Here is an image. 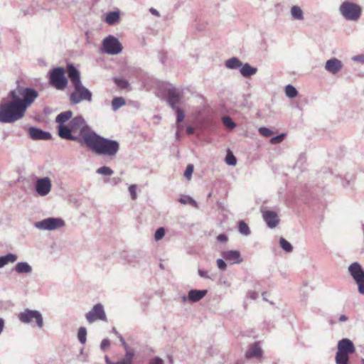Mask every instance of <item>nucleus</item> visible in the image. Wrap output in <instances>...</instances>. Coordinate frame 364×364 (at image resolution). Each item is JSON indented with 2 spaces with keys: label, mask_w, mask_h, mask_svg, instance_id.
Wrapping results in <instances>:
<instances>
[{
  "label": "nucleus",
  "mask_w": 364,
  "mask_h": 364,
  "mask_svg": "<svg viewBox=\"0 0 364 364\" xmlns=\"http://www.w3.org/2000/svg\"><path fill=\"white\" fill-rule=\"evenodd\" d=\"M11 100H3L0 103V122L13 123L22 119L26 109L38 97L34 89L17 87L9 93Z\"/></svg>",
  "instance_id": "nucleus-1"
},
{
  "label": "nucleus",
  "mask_w": 364,
  "mask_h": 364,
  "mask_svg": "<svg viewBox=\"0 0 364 364\" xmlns=\"http://www.w3.org/2000/svg\"><path fill=\"white\" fill-rule=\"evenodd\" d=\"M93 132L82 117H75L70 121L68 127H60L59 136L85 145Z\"/></svg>",
  "instance_id": "nucleus-2"
},
{
  "label": "nucleus",
  "mask_w": 364,
  "mask_h": 364,
  "mask_svg": "<svg viewBox=\"0 0 364 364\" xmlns=\"http://www.w3.org/2000/svg\"><path fill=\"white\" fill-rule=\"evenodd\" d=\"M85 146L97 154L109 157L115 156L119 150L118 141L101 136L95 132Z\"/></svg>",
  "instance_id": "nucleus-3"
},
{
  "label": "nucleus",
  "mask_w": 364,
  "mask_h": 364,
  "mask_svg": "<svg viewBox=\"0 0 364 364\" xmlns=\"http://www.w3.org/2000/svg\"><path fill=\"white\" fill-rule=\"evenodd\" d=\"M67 73L74 87V90L70 95V102L76 105L83 100L91 102L92 93L82 85L79 70L73 65L69 64L67 66Z\"/></svg>",
  "instance_id": "nucleus-4"
},
{
  "label": "nucleus",
  "mask_w": 364,
  "mask_h": 364,
  "mask_svg": "<svg viewBox=\"0 0 364 364\" xmlns=\"http://www.w3.org/2000/svg\"><path fill=\"white\" fill-rule=\"evenodd\" d=\"M355 351V346L350 339L343 338L339 341L335 358L336 364H348L349 355L354 353Z\"/></svg>",
  "instance_id": "nucleus-5"
},
{
  "label": "nucleus",
  "mask_w": 364,
  "mask_h": 364,
  "mask_svg": "<svg viewBox=\"0 0 364 364\" xmlns=\"http://www.w3.org/2000/svg\"><path fill=\"white\" fill-rule=\"evenodd\" d=\"M340 11L346 19L356 21L361 14V7L358 4L345 1L340 6Z\"/></svg>",
  "instance_id": "nucleus-6"
},
{
  "label": "nucleus",
  "mask_w": 364,
  "mask_h": 364,
  "mask_svg": "<svg viewBox=\"0 0 364 364\" xmlns=\"http://www.w3.org/2000/svg\"><path fill=\"white\" fill-rule=\"evenodd\" d=\"M50 83L57 90H63L68 85V80L65 76L63 68H54L50 73Z\"/></svg>",
  "instance_id": "nucleus-7"
},
{
  "label": "nucleus",
  "mask_w": 364,
  "mask_h": 364,
  "mask_svg": "<svg viewBox=\"0 0 364 364\" xmlns=\"http://www.w3.org/2000/svg\"><path fill=\"white\" fill-rule=\"evenodd\" d=\"M18 318L20 321L24 323H29L35 321L38 328H42L43 325L41 314L36 310L26 309L18 315Z\"/></svg>",
  "instance_id": "nucleus-8"
},
{
  "label": "nucleus",
  "mask_w": 364,
  "mask_h": 364,
  "mask_svg": "<svg viewBox=\"0 0 364 364\" xmlns=\"http://www.w3.org/2000/svg\"><path fill=\"white\" fill-rule=\"evenodd\" d=\"M348 272L358 284V291L364 294V271L358 262H353L348 267Z\"/></svg>",
  "instance_id": "nucleus-9"
},
{
  "label": "nucleus",
  "mask_w": 364,
  "mask_h": 364,
  "mask_svg": "<svg viewBox=\"0 0 364 364\" xmlns=\"http://www.w3.org/2000/svg\"><path fill=\"white\" fill-rule=\"evenodd\" d=\"M104 50L106 53L116 55L122 50V46L117 38L112 36L105 38L102 43Z\"/></svg>",
  "instance_id": "nucleus-10"
},
{
  "label": "nucleus",
  "mask_w": 364,
  "mask_h": 364,
  "mask_svg": "<svg viewBox=\"0 0 364 364\" xmlns=\"http://www.w3.org/2000/svg\"><path fill=\"white\" fill-rule=\"evenodd\" d=\"M86 318L89 323H92L96 320L106 321V314L102 305L100 304L95 305L92 309L86 314Z\"/></svg>",
  "instance_id": "nucleus-11"
},
{
  "label": "nucleus",
  "mask_w": 364,
  "mask_h": 364,
  "mask_svg": "<svg viewBox=\"0 0 364 364\" xmlns=\"http://www.w3.org/2000/svg\"><path fill=\"white\" fill-rule=\"evenodd\" d=\"M64 225L61 219L48 218L45 219L36 224V227L44 230H54L62 227Z\"/></svg>",
  "instance_id": "nucleus-12"
},
{
  "label": "nucleus",
  "mask_w": 364,
  "mask_h": 364,
  "mask_svg": "<svg viewBox=\"0 0 364 364\" xmlns=\"http://www.w3.org/2000/svg\"><path fill=\"white\" fill-rule=\"evenodd\" d=\"M51 189V182L50 180L48 178H43L38 179L36 183V192L42 196H46L50 191Z\"/></svg>",
  "instance_id": "nucleus-13"
},
{
  "label": "nucleus",
  "mask_w": 364,
  "mask_h": 364,
  "mask_svg": "<svg viewBox=\"0 0 364 364\" xmlns=\"http://www.w3.org/2000/svg\"><path fill=\"white\" fill-rule=\"evenodd\" d=\"M262 216L269 228H275L279 222L277 213L271 210L263 211Z\"/></svg>",
  "instance_id": "nucleus-14"
},
{
  "label": "nucleus",
  "mask_w": 364,
  "mask_h": 364,
  "mask_svg": "<svg viewBox=\"0 0 364 364\" xmlns=\"http://www.w3.org/2000/svg\"><path fill=\"white\" fill-rule=\"evenodd\" d=\"M181 94L176 88H171L168 90L167 100L172 109H175L176 105L179 103Z\"/></svg>",
  "instance_id": "nucleus-15"
},
{
  "label": "nucleus",
  "mask_w": 364,
  "mask_h": 364,
  "mask_svg": "<svg viewBox=\"0 0 364 364\" xmlns=\"http://www.w3.org/2000/svg\"><path fill=\"white\" fill-rule=\"evenodd\" d=\"M222 255L226 261L231 264L240 263L242 260L240 252L237 250L225 251L223 252Z\"/></svg>",
  "instance_id": "nucleus-16"
},
{
  "label": "nucleus",
  "mask_w": 364,
  "mask_h": 364,
  "mask_svg": "<svg viewBox=\"0 0 364 364\" xmlns=\"http://www.w3.org/2000/svg\"><path fill=\"white\" fill-rule=\"evenodd\" d=\"M341 68V61L335 58L327 60L325 65V69L333 74L337 73Z\"/></svg>",
  "instance_id": "nucleus-17"
},
{
  "label": "nucleus",
  "mask_w": 364,
  "mask_h": 364,
  "mask_svg": "<svg viewBox=\"0 0 364 364\" xmlns=\"http://www.w3.org/2000/svg\"><path fill=\"white\" fill-rule=\"evenodd\" d=\"M29 134L33 139H50V134L43 132L40 129L31 127L29 129Z\"/></svg>",
  "instance_id": "nucleus-18"
},
{
  "label": "nucleus",
  "mask_w": 364,
  "mask_h": 364,
  "mask_svg": "<svg viewBox=\"0 0 364 364\" xmlns=\"http://www.w3.org/2000/svg\"><path fill=\"white\" fill-rule=\"evenodd\" d=\"M73 117V112L71 111H66L60 113L55 118V122L58 124V131L60 129V127H68L65 124L68 120H70Z\"/></svg>",
  "instance_id": "nucleus-19"
},
{
  "label": "nucleus",
  "mask_w": 364,
  "mask_h": 364,
  "mask_svg": "<svg viewBox=\"0 0 364 364\" xmlns=\"http://www.w3.org/2000/svg\"><path fill=\"white\" fill-rule=\"evenodd\" d=\"M207 293V290L192 289L188 292V299L191 302H197L202 299Z\"/></svg>",
  "instance_id": "nucleus-20"
},
{
  "label": "nucleus",
  "mask_w": 364,
  "mask_h": 364,
  "mask_svg": "<svg viewBox=\"0 0 364 364\" xmlns=\"http://www.w3.org/2000/svg\"><path fill=\"white\" fill-rule=\"evenodd\" d=\"M262 355V350L257 343L252 345L245 354L247 358H251L253 357L261 358Z\"/></svg>",
  "instance_id": "nucleus-21"
},
{
  "label": "nucleus",
  "mask_w": 364,
  "mask_h": 364,
  "mask_svg": "<svg viewBox=\"0 0 364 364\" xmlns=\"http://www.w3.org/2000/svg\"><path fill=\"white\" fill-rule=\"evenodd\" d=\"M17 259L16 255L9 253L5 256L0 257V268L3 267L9 263H13Z\"/></svg>",
  "instance_id": "nucleus-22"
},
{
  "label": "nucleus",
  "mask_w": 364,
  "mask_h": 364,
  "mask_svg": "<svg viewBox=\"0 0 364 364\" xmlns=\"http://www.w3.org/2000/svg\"><path fill=\"white\" fill-rule=\"evenodd\" d=\"M257 69L251 67L249 64H245L240 69V73L244 77H250L256 73Z\"/></svg>",
  "instance_id": "nucleus-23"
},
{
  "label": "nucleus",
  "mask_w": 364,
  "mask_h": 364,
  "mask_svg": "<svg viewBox=\"0 0 364 364\" xmlns=\"http://www.w3.org/2000/svg\"><path fill=\"white\" fill-rule=\"evenodd\" d=\"M15 270L19 273H29L31 271V267L26 262H18L15 267Z\"/></svg>",
  "instance_id": "nucleus-24"
},
{
  "label": "nucleus",
  "mask_w": 364,
  "mask_h": 364,
  "mask_svg": "<svg viewBox=\"0 0 364 364\" xmlns=\"http://www.w3.org/2000/svg\"><path fill=\"white\" fill-rule=\"evenodd\" d=\"M119 19V14L116 11L109 12L107 14L105 21L109 25L114 24Z\"/></svg>",
  "instance_id": "nucleus-25"
},
{
  "label": "nucleus",
  "mask_w": 364,
  "mask_h": 364,
  "mask_svg": "<svg viewBox=\"0 0 364 364\" xmlns=\"http://www.w3.org/2000/svg\"><path fill=\"white\" fill-rule=\"evenodd\" d=\"M225 65L228 68L233 69L240 67L242 63L237 58H232L226 61Z\"/></svg>",
  "instance_id": "nucleus-26"
},
{
  "label": "nucleus",
  "mask_w": 364,
  "mask_h": 364,
  "mask_svg": "<svg viewBox=\"0 0 364 364\" xmlns=\"http://www.w3.org/2000/svg\"><path fill=\"white\" fill-rule=\"evenodd\" d=\"M291 13L292 16L299 20L303 19V11L298 6H294L291 7Z\"/></svg>",
  "instance_id": "nucleus-27"
},
{
  "label": "nucleus",
  "mask_w": 364,
  "mask_h": 364,
  "mask_svg": "<svg viewBox=\"0 0 364 364\" xmlns=\"http://www.w3.org/2000/svg\"><path fill=\"white\" fill-rule=\"evenodd\" d=\"M285 93H286V95L290 98H294V97H296L298 95V92H297L296 89L291 85H288L286 86Z\"/></svg>",
  "instance_id": "nucleus-28"
},
{
  "label": "nucleus",
  "mask_w": 364,
  "mask_h": 364,
  "mask_svg": "<svg viewBox=\"0 0 364 364\" xmlns=\"http://www.w3.org/2000/svg\"><path fill=\"white\" fill-rule=\"evenodd\" d=\"M125 105V100L122 97H114L112 101V106L116 110Z\"/></svg>",
  "instance_id": "nucleus-29"
},
{
  "label": "nucleus",
  "mask_w": 364,
  "mask_h": 364,
  "mask_svg": "<svg viewBox=\"0 0 364 364\" xmlns=\"http://www.w3.org/2000/svg\"><path fill=\"white\" fill-rule=\"evenodd\" d=\"M238 229L241 234L248 235L250 233L248 225L242 220L239 222Z\"/></svg>",
  "instance_id": "nucleus-30"
},
{
  "label": "nucleus",
  "mask_w": 364,
  "mask_h": 364,
  "mask_svg": "<svg viewBox=\"0 0 364 364\" xmlns=\"http://www.w3.org/2000/svg\"><path fill=\"white\" fill-rule=\"evenodd\" d=\"M87 331L84 327H80L78 330L77 338L80 342L84 344L86 342Z\"/></svg>",
  "instance_id": "nucleus-31"
},
{
  "label": "nucleus",
  "mask_w": 364,
  "mask_h": 364,
  "mask_svg": "<svg viewBox=\"0 0 364 364\" xmlns=\"http://www.w3.org/2000/svg\"><path fill=\"white\" fill-rule=\"evenodd\" d=\"M114 81L116 83V85L122 89L127 88L129 86L128 81L124 78L115 77L114 79Z\"/></svg>",
  "instance_id": "nucleus-32"
},
{
  "label": "nucleus",
  "mask_w": 364,
  "mask_h": 364,
  "mask_svg": "<svg viewBox=\"0 0 364 364\" xmlns=\"http://www.w3.org/2000/svg\"><path fill=\"white\" fill-rule=\"evenodd\" d=\"M280 246L286 252H289L292 250V246L284 238H281L280 241Z\"/></svg>",
  "instance_id": "nucleus-33"
},
{
  "label": "nucleus",
  "mask_w": 364,
  "mask_h": 364,
  "mask_svg": "<svg viewBox=\"0 0 364 364\" xmlns=\"http://www.w3.org/2000/svg\"><path fill=\"white\" fill-rule=\"evenodd\" d=\"M223 122L227 128L230 129H232L236 127L235 123L229 117H224L223 118Z\"/></svg>",
  "instance_id": "nucleus-34"
},
{
  "label": "nucleus",
  "mask_w": 364,
  "mask_h": 364,
  "mask_svg": "<svg viewBox=\"0 0 364 364\" xmlns=\"http://www.w3.org/2000/svg\"><path fill=\"white\" fill-rule=\"evenodd\" d=\"M176 112V122L178 124L181 123V122L183 121L184 119V112L183 111V109H181V108L178 107H175V109H174Z\"/></svg>",
  "instance_id": "nucleus-35"
},
{
  "label": "nucleus",
  "mask_w": 364,
  "mask_h": 364,
  "mask_svg": "<svg viewBox=\"0 0 364 364\" xmlns=\"http://www.w3.org/2000/svg\"><path fill=\"white\" fill-rule=\"evenodd\" d=\"M97 173L105 176H111L113 173V171L107 166H102L97 170Z\"/></svg>",
  "instance_id": "nucleus-36"
},
{
  "label": "nucleus",
  "mask_w": 364,
  "mask_h": 364,
  "mask_svg": "<svg viewBox=\"0 0 364 364\" xmlns=\"http://www.w3.org/2000/svg\"><path fill=\"white\" fill-rule=\"evenodd\" d=\"M178 200L180 203H181L183 204L189 203L193 206H196V207L197 206L196 202L189 196H185L184 198H181Z\"/></svg>",
  "instance_id": "nucleus-37"
},
{
  "label": "nucleus",
  "mask_w": 364,
  "mask_h": 364,
  "mask_svg": "<svg viewBox=\"0 0 364 364\" xmlns=\"http://www.w3.org/2000/svg\"><path fill=\"white\" fill-rule=\"evenodd\" d=\"M134 357V352L132 350H127L125 354V357L121 361L129 363V364H132V360Z\"/></svg>",
  "instance_id": "nucleus-38"
},
{
  "label": "nucleus",
  "mask_w": 364,
  "mask_h": 364,
  "mask_svg": "<svg viewBox=\"0 0 364 364\" xmlns=\"http://www.w3.org/2000/svg\"><path fill=\"white\" fill-rule=\"evenodd\" d=\"M193 172V165L188 164L185 170L184 176L188 180H191Z\"/></svg>",
  "instance_id": "nucleus-39"
},
{
  "label": "nucleus",
  "mask_w": 364,
  "mask_h": 364,
  "mask_svg": "<svg viewBox=\"0 0 364 364\" xmlns=\"http://www.w3.org/2000/svg\"><path fill=\"white\" fill-rule=\"evenodd\" d=\"M165 235V230L164 228H159L155 232L154 238L156 241L163 238Z\"/></svg>",
  "instance_id": "nucleus-40"
},
{
  "label": "nucleus",
  "mask_w": 364,
  "mask_h": 364,
  "mask_svg": "<svg viewBox=\"0 0 364 364\" xmlns=\"http://www.w3.org/2000/svg\"><path fill=\"white\" fill-rule=\"evenodd\" d=\"M259 132L261 135L267 137L270 136L273 134L272 130L266 127L259 128Z\"/></svg>",
  "instance_id": "nucleus-41"
},
{
  "label": "nucleus",
  "mask_w": 364,
  "mask_h": 364,
  "mask_svg": "<svg viewBox=\"0 0 364 364\" xmlns=\"http://www.w3.org/2000/svg\"><path fill=\"white\" fill-rule=\"evenodd\" d=\"M285 134H281L277 136H274L271 139V143L273 144L281 143L285 138Z\"/></svg>",
  "instance_id": "nucleus-42"
},
{
  "label": "nucleus",
  "mask_w": 364,
  "mask_h": 364,
  "mask_svg": "<svg viewBox=\"0 0 364 364\" xmlns=\"http://www.w3.org/2000/svg\"><path fill=\"white\" fill-rule=\"evenodd\" d=\"M129 193H130V195H131V197H132V200H136V198H137L136 186V185H131L129 187Z\"/></svg>",
  "instance_id": "nucleus-43"
},
{
  "label": "nucleus",
  "mask_w": 364,
  "mask_h": 364,
  "mask_svg": "<svg viewBox=\"0 0 364 364\" xmlns=\"http://www.w3.org/2000/svg\"><path fill=\"white\" fill-rule=\"evenodd\" d=\"M225 161L228 164L232 166L235 165L237 162L235 157L232 154H228L226 156Z\"/></svg>",
  "instance_id": "nucleus-44"
},
{
  "label": "nucleus",
  "mask_w": 364,
  "mask_h": 364,
  "mask_svg": "<svg viewBox=\"0 0 364 364\" xmlns=\"http://www.w3.org/2000/svg\"><path fill=\"white\" fill-rule=\"evenodd\" d=\"M217 265H218V268L220 269H225L226 267L225 262L221 259H218L217 260Z\"/></svg>",
  "instance_id": "nucleus-45"
},
{
  "label": "nucleus",
  "mask_w": 364,
  "mask_h": 364,
  "mask_svg": "<svg viewBox=\"0 0 364 364\" xmlns=\"http://www.w3.org/2000/svg\"><path fill=\"white\" fill-rule=\"evenodd\" d=\"M101 348L102 350H105L106 348H107L109 346V341L108 339H103L102 341L101 342Z\"/></svg>",
  "instance_id": "nucleus-46"
},
{
  "label": "nucleus",
  "mask_w": 364,
  "mask_h": 364,
  "mask_svg": "<svg viewBox=\"0 0 364 364\" xmlns=\"http://www.w3.org/2000/svg\"><path fill=\"white\" fill-rule=\"evenodd\" d=\"M149 364H163V360L161 358H155L150 360Z\"/></svg>",
  "instance_id": "nucleus-47"
},
{
  "label": "nucleus",
  "mask_w": 364,
  "mask_h": 364,
  "mask_svg": "<svg viewBox=\"0 0 364 364\" xmlns=\"http://www.w3.org/2000/svg\"><path fill=\"white\" fill-rule=\"evenodd\" d=\"M218 239L220 241L224 242L227 240V237L225 235H219Z\"/></svg>",
  "instance_id": "nucleus-48"
},
{
  "label": "nucleus",
  "mask_w": 364,
  "mask_h": 364,
  "mask_svg": "<svg viewBox=\"0 0 364 364\" xmlns=\"http://www.w3.org/2000/svg\"><path fill=\"white\" fill-rule=\"evenodd\" d=\"M186 131L188 134H193L195 132V129L193 127H187Z\"/></svg>",
  "instance_id": "nucleus-49"
},
{
  "label": "nucleus",
  "mask_w": 364,
  "mask_h": 364,
  "mask_svg": "<svg viewBox=\"0 0 364 364\" xmlns=\"http://www.w3.org/2000/svg\"><path fill=\"white\" fill-rule=\"evenodd\" d=\"M4 327V321L3 318H0V334L3 331Z\"/></svg>",
  "instance_id": "nucleus-50"
},
{
  "label": "nucleus",
  "mask_w": 364,
  "mask_h": 364,
  "mask_svg": "<svg viewBox=\"0 0 364 364\" xmlns=\"http://www.w3.org/2000/svg\"><path fill=\"white\" fill-rule=\"evenodd\" d=\"M347 317L345 316V315H341L340 317H339V321H347Z\"/></svg>",
  "instance_id": "nucleus-51"
},
{
  "label": "nucleus",
  "mask_w": 364,
  "mask_h": 364,
  "mask_svg": "<svg viewBox=\"0 0 364 364\" xmlns=\"http://www.w3.org/2000/svg\"><path fill=\"white\" fill-rule=\"evenodd\" d=\"M150 11H151L153 14L156 15V16H159V13H158V11H157L156 9H153V8H152V9H150Z\"/></svg>",
  "instance_id": "nucleus-52"
},
{
  "label": "nucleus",
  "mask_w": 364,
  "mask_h": 364,
  "mask_svg": "<svg viewBox=\"0 0 364 364\" xmlns=\"http://www.w3.org/2000/svg\"><path fill=\"white\" fill-rule=\"evenodd\" d=\"M105 360H106V363H107V364H110V363L112 364V363H114L113 362H112V361H110V360H109V358H108L107 356H105Z\"/></svg>",
  "instance_id": "nucleus-53"
},
{
  "label": "nucleus",
  "mask_w": 364,
  "mask_h": 364,
  "mask_svg": "<svg viewBox=\"0 0 364 364\" xmlns=\"http://www.w3.org/2000/svg\"><path fill=\"white\" fill-rule=\"evenodd\" d=\"M199 274L200 276L203 277L204 274H203V272L201 271V270H199Z\"/></svg>",
  "instance_id": "nucleus-54"
},
{
  "label": "nucleus",
  "mask_w": 364,
  "mask_h": 364,
  "mask_svg": "<svg viewBox=\"0 0 364 364\" xmlns=\"http://www.w3.org/2000/svg\"><path fill=\"white\" fill-rule=\"evenodd\" d=\"M122 343H123V345L124 346V347H125V348H127V345H126L125 342H124L122 339Z\"/></svg>",
  "instance_id": "nucleus-55"
},
{
  "label": "nucleus",
  "mask_w": 364,
  "mask_h": 364,
  "mask_svg": "<svg viewBox=\"0 0 364 364\" xmlns=\"http://www.w3.org/2000/svg\"><path fill=\"white\" fill-rule=\"evenodd\" d=\"M362 58V61L364 63V57H360Z\"/></svg>",
  "instance_id": "nucleus-56"
},
{
  "label": "nucleus",
  "mask_w": 364,
  "mask_h": 364,
  "mask_svg": "<svg viewBox=\"0 0 364 364\" xmlns=\"http://www.w3.org/2000/svg\"><path fill=\"white\" fill-rule=\"evenodd\" d=\"M362 363L363 364H364V359H362Z\"/></svg>",
  "instance_id": "nucleus-57"
}]
</instances>
